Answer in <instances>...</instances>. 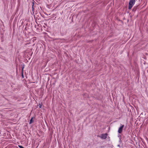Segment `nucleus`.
Masks as SVG:
<instances>
[{"instance_id": "obj_1", "label": "nucleus", "mask_w": 148, "mask_h": 148, "mask_svg": "<svg viewBox=\"0 0 148 148\" xmlns=\"http://www.w3.org/2000/svg\"><path fill=\"white\" fill-rule=\"evenodd\" d=\"M135 3V0H130L128 6V9H130L133 7Z\"/></svg>"}, {"instance_id": "obj_2", "label": "nucleus", "mask_w": 148, "mask_h": 148, "mask_svg": "<svg viewBox=\"0 0 148 148\" xmlns=\"http://www.w3.org/2000/svg\"><path fill=\"white\" fill-rule=\"evenodd\" d=\"M124 127V125H121V126L119 127L118 130V132L120 134L122 132Z\"/></svg>"}, {"instance_id": "obj_3", "label": "nucleus", "mask_w": 148, "mask_h": 148, "mask_svg": "<svg viewBox=\"0 0 148 148\" xmlns=\"http://www.w3.org/2000/svg\"><path fill=\"white\" fill-rule=\"evenodd\" d=\"M107 134L106 133L102 134L101 135V138L102 139H106V138L107 136Z\"/></svg>"}, {"instance_id": "obj_4", "label": "nucleus", "mask_w": 148, "mask_h": 148, "mask_svg": "<svg viewBox=\"0 0 148 148\" xmlns=\"http://www.w3.org/2000/svg\"><path fill=\"white\" fill-rule=\"evenodd\" d=\"M33 117H32L29 121V124H31L33 122Z\"/></svg>"}, {"instance_id": "obj_5", "label": "nucleus", "mask_w": 148, "mask_h": 148, "mask_svg": "<svg viewBox=\"0 0 148 148\" xmlns=\"http://www.w3.org/2000/svg\"><path fill=\"white\" fill-rule=\"evenodd\" d=\"M24 65H23L22 67V73H23V69L24 68Z\"/></svg>"}, {"instance_id": "obj_6", "label": "nucleus", "mask_w": 148, "mask_h": 148, "mask_svg": "<svg viewBox=\"0 0 148 148\" xmlns=\"http://www.w3.org/2000/svg\"><path fill=\"white\" fill-rule=\"evenodd\" d=\"M18 146L20 148H24L21 145H19Z\"/></svg>"}, {"instance_id": "obj_7", "label": "nucleus", "mask_w": 148, "mask_h": 148, "mask_svg": "<svg viewBox=\"0 0 148 148\" xmlns=\"http://www.w3.org/2000/svg\"><path fill=\"white\" fill-rule=\"evenodd\" d=\"M42 107V105H39V107L40 108H41Z\"/></svg>"}, {"instance_id": "obj_8", "label": "nucleus", "mask_w": 148, "mask_h": 148, "mask_svg": "<svg viewBox=\"0 0 148 148\" xmlns=\"http://www.w3.org/2000/svg\"><path fill=\"white\" fill-rule=\"evenodd\" d=\"M23 73H22V76L23 77Z\"/></svg>"}, {"instance_id": "obj_9", "label": "nucleus", "mask_w": 148, "mask_h": 148, "mask_svg": "<svg viewBox=\"0 0 148 148\" xmlns=\"http://www.w3.org/2000/svg\"><path fill=\"white\" fill-rule=\"evenodd\" d=\"M33 6H32V9H33Z\"/></svg>"}]
</instances>
